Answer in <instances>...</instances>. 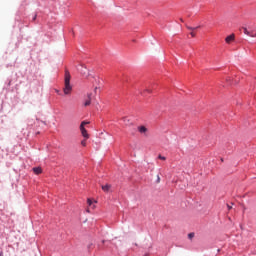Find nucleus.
Wrapping results in <instances>:
<instances>
[{
    "label": "nucleus",
    "mask_w": 256,
    "mask_h": 256,
    "mask_svg": "<svg viewBox=\"0 0 256 256\" xmlns=\"http://www.w3.org/2000/svg\"><path fill=\"white\" fill-rule=\"evenodd\" d=\"M63 91L65 95H71V92L73 91V86H71V73H69V70H65Z\"/></svg>",
    "instance_id": "obj_1"
},
{
    "label": "nucleus",
    "mask_w": 256,
    "mask_h": 256,
    "mask_svg": "<svg viewBox=\"0 0 256 256\" xmlns=\"http://www.w3.org/2000/svg\"><path fill=\"white\" fill-rule=\"evenodd\" d=\"M85 125H89V122L83 121L80 124V131L84 139H89V133H87V129H85Z\"/></svg>",
    "instance_id": "obj_2"
},
{
    "label": "nucleus",
    "mask_w": 256,
    "mask_h": 256,
    "mask_svg": "<svg viewBox=\"0 0 256 256\" xmlns=\"http://www.w3.org/2000/svg\"><path fill=\"white\" fill-rule=\"evenodd\" d=\"M137 129H138V132L141 135L147 136V133H149V129L147 127L143 126V125L142 126H138Z\"/></svg>",
    "instance_id": "obj_3"
},
{
    "label": "nucleus",
    "mask_w": 256,
    "mask_h": 256,
    "mask_svg": "<svg viewBox=\"0 0 256 256\" xmlns=\"http://www.w3.org/2000/svg\"><path fill=\"white\" fill-rule=\"evenodd\" d=\"M93 97V93H89L87 95V99L84 102V107H89V105H91V99Z\"/></svg>",
    "instance_id": "obj_4"
},
{
    "label": "nucleus",
    "mask_w": 256,
    "mask_h": 256,
    "mask_svg": "<svg viewBox=\"0 0 256 256\" xmlns=\"http://www.w3.org/2000/svg\"><path fill=\"white\" fill-rule=\"evenodd\" d=\"M232 41H235V34H231L225 38V42L230 44Z\"/></svg>",
    "instance_id": "obj_5"
},
{
    "label": "nucleus",
    "mask_w": 256,
    "mask_h": 256,
    "mask_svg": "<svg viewBox=\"0 0 256 256\" xmlns=\"http://www.w3.org/2000/svg\"><path fill=\"white\" fill-rule=\"evenodd\" d=\"M101 188L104 193H109L111 191V184L102 185Z\"/></svg>",
    "instance_id": "obj_6"
},
{
    "label": "nucleus",
    "mask_w": 256,
    "mask_h": 256,
    "mask_svg": "<svg viewBox=\"0 0 256 256\" xmlns=\"http://www.w3.org/2000/svg\"><path fill=\"white\" fill-rule=\"evenodd\" d=\"M122 121L124 122V124H125L127 127L133 125V123L131 122V120H130L129 118H127V117H123V118H122Z\"/></svg>",
    "instance_id": "obj_7"
},
{
    "label": "nucleus",
    "mask_w": 256,
    "mask_h": 256,
    "mask_svg": "<svg viewBox=\"0 0 256 256\" xmlns=\"http://www.w3.org/2000/svg\"><path fill=\"white\" fill-rule=\"evenodd\" d=\"M33 171L36 175H40V173H42L43 170L41 169V167H35L33 168Z\"/></svg>",
    "instance_id": "obj_8"
},
{
    "label": "nucleus",
    "mask_w": 256,
    "mask_h": 256,
    "mask_svg": "<svg viewBox=\"0 0 256 256\" xmlns=\"http://www.w3.org/2000/svg\"><path fill=\"white\" fill-rule=\"evenodd\" d=\"M248 37H256V32L254 30L250 31Z\"/></svg>",
    "instance_id": "obj_9"
},
{
    "label": "nucleus",
    "mask_w": 256,
    "mask_h": 256,
    "mask_svg": "<svg viewBox=\"0 0 256 256\" xmlns=\"http://www.w3.org/2000/svg\"><path fill=\"white\" fill-rule=\"evenodd\" d=\"M244 35H249L250 31L247 30L246 27H242Z\"/></svg>",
    "instance_id": "obj_10"
},
{
    "label": "nucleus",
    "mask_w": 256,
    "mask_h": 256,
    "mask_svg": "<svg viewBox=\"0 0 256 256\" xmlns=\"http://www.w3.org/2000/svg\"><path fill=\"white\" fill-rule=\"evenodd\" d=\"M199 27H201V26H198V27H195V28L188 26L187 29H189V31H195V30L199 29Z\"/></svg>",
    "instance_id": "obj_11"
},
{
    "label": "nucleus",
    "mask_w": 256,
    "mask_h": 256,
    "mask_svg": "<svg viewBox=\"0 0 256 256\" xmlns=\"http://www.w3.org/2000/svg\"><path fill=\"white\" fill-rule=\"evenodd\" d=\"M81 145H82L83 147H86V145H87V139L82 140Z\"/></svg>",
    "instance_id": "obj_12"
},
{
    "label": "nucleus",
    "mask_w": 256,
    "mask_h": 256,
    "mask_svg": "<svg viewBox=\"0 0 256 256\" xmlns=\"http://www.w3.org/2000/svg\"><path fill=\"white\" fill-rule=\"evenodd\" d=\"M87 204L89 205V207H91V205H93V201L91 199H87Z\"/></svg>",
    "instance_id": "obj_13"
},
{
    "label": "nucleus",
    "mask_w": 256,
    "mask_h": 256,
    "mask_svg": "<svg viewBox=\"0 0 256 256\" xmlns=\"http://www.w3.org/2000/svg\"><path fill=\"white\" fill-rule=\"evenodd\" d=\"M158 159H161V161H165L167 158L164 157V156H162V155H159V156H158Z\"/></svg>",
    "instance_id": "obj_14"
},
{
    "label": "nucleus",
    "mask_w": 256,
    "mask_h": 256,
    "mask_svg": "<svg viewBox=\"0 0 256 256\" xmlns=\"http://www.w3.org/2000/svg\"><path fill=\"white\" fill-rule=\"evenodd\" d=\"M193 237H195V233H189L188 234V238L193 239Z\"/></svg>",
    "instance_id": "obj_15"
},
{
    "label": "nucleus",
    "mask_w": 256,
    "mask_h": 256,
    "mask_svg": "<svg viewBox=\"0 0 256 256\" xmlns=\"http://www.w3.org/2000/svg\"><path fill=\"white\" fill-rule=\"evenodd\" d=\"M157 183H161V177L157 176Z\"/></svg>",
    "instance_id": "obj_16"
},
{
    "label": "nucleus",
    "mask_w": 256,
    "mask_h": 256,
    "mask_svg": "<svg viewBox=\"0 0 256 256\" xmlns=\"http://www.w3.org/2000/svg\"><path fill=\"white\" fill-rule=\"evenodd\" d=\"M228 210L231 211V209H233V207H231L229 204H227Z\"/></svg>",
    "instance_id": "obj_17"
},
{
    "label": "nucleus",
    "mask_w": 256,
    "mask_h": 256,
    "mask_svg": "<svg viewBox=\"0 0 256 256\" xmlns=\"http://www.w3.org/2000/svg\"><path fill=\"white\" fill-rule=\"evenodd\" d=\"M191 37H195V32L190 33Z\"/></svg>",
    "instance_id": "obj_18"
},
{
    "label": "nucleus",
    "mask_w": 256,
    "mask_h": 256,
    "mask_svg": "<svg viewBox=\"0 0 256 256\" xmlns=\"http://www.w3.org/2000/svg\"><path fill=\"white\" fill-rule=\"evenodd\" d=\"M35 19H37V15L34 16L33 21H35Z\"/></svg>",
    "instance_id": "obj_19"
},
{
    "label": "nucleus",
    "mask_w": 256,
    "mask_h": 256,
    "mask_svg": "<svg viewBox=\"0 0 256 256\" xmlns=\"http://www.w3.org/2000/svg\"><path fill=\"white\" fill-rule=\"evenodd\" d=\"M146 91H147L148 93H151V90H149V89H147Z\"/></svg>",
    "instance_id": "obj_20"
},
{
    "label": "nucleus",
    "mask_w": 256,
    "mask_h": 256,
    "mask_svg": "<svg viewBox=\"0 0 256 256\" xmlns=\"http://www.w3.org/2000/svg\"><path fill=\"white\" fill-rule=\"evenodd\" d=\"M0 256H3V252L0 253Z\"/></svg>",
    "instance_id": "obj_21"
},
{
    "label": "nucleus",
    "mask_w": 256,
    "mask_h": 256,
    "mask_svg": "<svg viewBox=\"0 0 256 256\" xmlns=\"http://www.w3.org/2000/svg\"><path fill=\"white\" fill-rule=\"evenodd\" d=\"M83 73H84V75H86L87 72L84 71Z\"/></svg>",
    "instance_id": "obj_22"
}]
</instances>
